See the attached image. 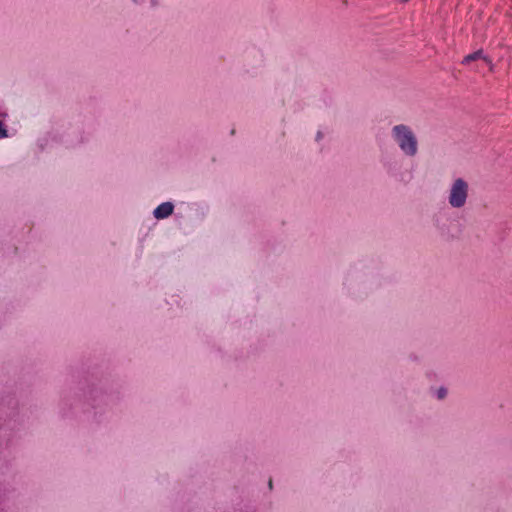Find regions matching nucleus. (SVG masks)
Returning a JSON list of instances; mask_svg holds the SVG:
<instances>
[{
    "mask_svg": "<svg viewBox=\"0 0 512 512\" xmlns=\"http://www.w3.org/2000/svg\"><path fill=\"white\" fill-rule=\"evenodd\" d=\"M87 405L90 407L89 417L102 423L107 419L112 406L119 400V394L103 386H93L85 394Z\"/></svg>",
    "mask_w": 512,
    "mask_h": 512,
    "instance_id": "f257e3e1",
    "label": "nucleus"
},
{
    "mask_svg": "<svg viewBox=\"0 0 512 512\" xmlns=\"http://www.w3.org/2000/svg\"><path fill=\"white\" fill-rule=\"evenodd\" d=\"M391 138L406 157L412 158L417 155L419 149L418 139L409 125H394L391 128Z\"/></svg>",
    "mask_w": 512,
    "mask_h": 512,
    "instance_id": "f03ea898",
    "label": "nucleus"
},
{
    "mask_svg": "<svg viewBox=\"0 0 512 512\" xmlns=\"http://www.w3.org/2000/svg\"><path fill=\"white\" fill-rule=\"evenodd\" d=\"M347 292L352 296H362L371 290V275L356 267L349 269L344 283Z\"/></svg>",
    "mask_w": 512,
    "mask_h": 512,
    "instance_id": "7ed1b4c3",
    "label": "nucleus"
},
{
    "mask_svg": "<svg viewBox=\"0 0 512 512\" xmlns=\"http://www.w3.org/2000/svg\"><path fill=\"white\" fill-rule=\"evenodd\" d=\"M469 185L463 178L455 179L448 192V203L454 209H461L466 205Z\"/></svg>",
    "mask_w": 512,
    "mask_h": 512,
    "instance_id": "20e7f679",
    "label": "nucleus"
},
{
    "mask_svg": "<svg viewBox=\"0 0 512 512\" xmlns=\"http://www.w3.org/2000/svg\"><path fill=\"white\" fill-rule=\"evenodd\" d=\"M19 422L14 417L0 416V446L8 444L19 430Z\"/></svg>",
    "mask_w": 512,
    "mask_h": 512,
    "instance_id": "39448f33",
    "label": "nucleus"
},
{
    "mask_svg": "<svg viewBox=\"0 0 512 512\" xmlns=\"http://www.w3.org/2000/svg\"><path fill=\"white\" fill-rule=\"evenodd\" d=\"M245 61L244 73L249 76H256L258 74V70L264 64V56L261 51L253 49L248 52Z\"/></svg>",
    "mask_w": 512,
    "mask_h": 512,
    "instance_id": "423d86ee",
    "label": "nucleus"
},
{
    "mask_svg": "<svg viewBox=\"0 0 512 512\" xmlns=\"http://www.w3.org/2000/svg\"><path fill=\"white\" fill-rule=\"evenodd\" d=\"M447 221L448 214L446 211H438L432 216L433 226L441 235H446L448 233Z\"/></svg>",
    "mask_w": 512,
    "mask_h": 512,
    "instance_id": "0eeeda50",
    "label": "nucleus"
},
{
    "mask_svg": "<svg viewBox=\"0 0 512 512\" xmlns=\"http://www.w3.org/2000/svg\"><path fill=\"white\" fill-rule=\"evenodd\" d=\"M174 208L175 205L172 201L163 202L153 210V216L157 220L167 219L173 214Z\"/></svg>",
    "mask_w": 512,
    "mask_h": 512,
    "instance_id": "6e6552de",
    "label": "nucleus"
},
{
    "mask_svg": "<svg viewBox=\"0 0 512 512\" xmlns=\"http://www.w3.org/2000/svg\"><path fill=\"white\" fill-rule=\"evenodd\" d=\"M479 59H483L484 61L489 62V59L484 55L483 50L479 49L473 53L466 55L462 60V64L467 65Z\"/></svg>",
    "mask_w": 512,
    "mask_h": 512,
    "instance_id": "1a4fd4ad",
    "label": "nucleus"
},
{
    "mask_svg": "<svg viewBox=\"0 0 512 512\" xmlns=\"http://www.w3.org/2000/svg\"><path fill=\"white\" fill-rule=\"evenodd\" d=\"M189 209L195 213V215L200 219L203 220L208 212V207L205 205H200L197 203H192L189 205Z\"/></svg>",
    "mask_w": 512,
    "mask_h": 512,
    "instance_id": "9d476101",
    "label": "nucleus"
},
{
    "mask_svg": "<svg viewBox=\"0 0 512 512\" xmlns=\"http://www.w3.org/2000/svg\"><path fill=\"white\" fill-rule=\"evenodd\" d=\"M88 140H89V135L85 134L84 132H81L75 139H72L71 141H69L68 144L74 146V145H78L81 143H85Z\"/></svg>",
    "mask_w": 512,
    "mask_h": 512,
    "instance_id": "9b49d317",
    "label": "nucleus"
},
{
    "mask_svg": "<svg viewBox=\"0 0 512 512\" xmlns=\"http://www.w3.org/2000/svg\"><path fill=\"white\" fill-rule=\"evenodd\" d=\"M0 117H7V113H0ZM8 137V131L3 123V121L0 119V139H4Z\"/></svg>",
    "mask_w": 512,
    "mask_h": 512,
    "instance_id": "f8f14e48",
    "label": "nucleus"
},
{
    "mask_svg": "<svg viewBox=\"0 0 512 512\" xmlns=\"http://www.w3.org/2000/svg\"><path fill=\"white\" fill-rule=\"evenodd\" d=\"M446 395H447V389L444 387H440L436 392V396L438 399H443L446 397Z\"/></svg>",
    "mask_w": 512,
    "mask_h": 512,
    "instance_id": "ddd939ff",
    "label": "nucleus"
},
{
    "mask_svg": "<svg viewBox=\"0 0 512 512\" xmlns=\"http://www.w3.org/2000/svg\"><path fill=\"white\" fill-rule=\"evenodd\" d=\"M131 1L137 5H142L147 2V0H131Z\"/></svg>",
    "mask_w": 512,
    "mask_h": 512,
    "instance_id": "4468645a",
    "label": "nucleus"
},
{
    "mask_svg": "<svg viewBox=\"0 0 512 512\" xmlns=\"http://www.w3.org/2000/svg\"><path fill=\"white\" fill-rule=\"evenodd\" d=\"M147 2H149L152 7H155L158 5V0H147Z\"/></svg>",
    "mask_w": 512,
    "mask_h": 512,
    "instance_id": "2eb2a0df",
    "label": "nucleus"
},
{
    "mask_svg": "<svg viewBox=\"0 0 512 512\" xmlns=\"http://www.w3.org/2000/svg\"><path fill=\"white\" fill-rule=\"evenodd\" d=\"M321 138H322V133L320 131H318V133L316 135V140L319 141Z\"/></svg>",
    "mask_w": 512,
    "mask_h": 512,
    "instance_id": "dca6fc26",
    "label": "nucleus"
},
{
    "mask_svg": "<svg viewBox=\"0 0 512 512\" xmlns=\"http://www.w3.org/2000/svg\"><path fill=\"white\" fill-rule=\"evenodd\" d=\"M269 487L272 488V480L269 481Z\"/></svg>",
    "mask_w": 512,
    "mask_h": 512,
    "instance_id": "f3484780",
    "label": "nucleus"
},
{
    "mask_svg": "<svg viewBox=\"0 0 512 512\" xmlns=\"http://www.w3.org/2000/svg\"><path fill=\"white\" fill-rule=\"evenodd\" d=\"M400 1H401V2H403V3H405V2H407L408 0H400Z\"/></svg>",
    "mask_w": 512,
    "mask_h": 512,
    "instance_id": "a211bd4d",
    "label": "nucleus"
}]
</instances>
